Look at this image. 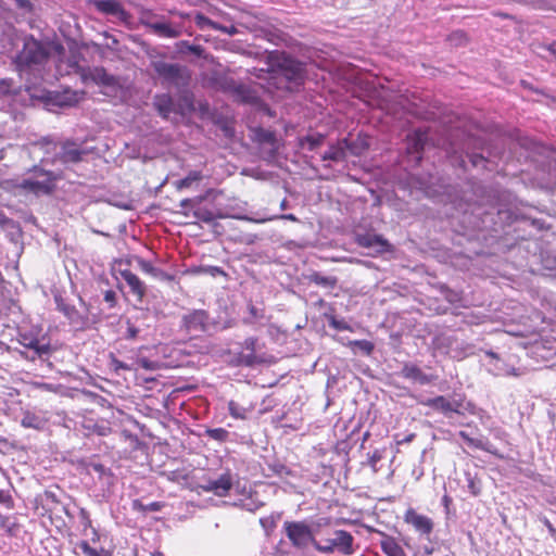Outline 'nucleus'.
Segmentation results:
<instances>
[{
    "label": "nucleus",
    "instance_id": "5701e85b",
    "mask_svg": "<svg viewBox=\"0 0 556 556\" xmlns=\"http://www.w3.org/2000/svg\"><path fill=\"white\" fill-rule=\"evenodd\" d=\"M58 307L68 318L70 323L78 328H83L87 324V318L81 316L75 306L58 303Z\"/></svg>",
    "mask_w": 556,
    "mask_h": 556
},
{
    "label": "nucleus",
    "instance_id": "052dcab7",
    "mask_svg": "<svg viewBox=\"0 0 556 556\" xmlns=\"http://www.w3.org/2000/svg\"><path fill=\"white\" fill-rule=\"evenodd\" d=\"M442 504L445 508V513L448 515L450 514V505L452 504V498L447 494H445L442 497Z\"/></svg>",
    "mask_w": 556,
    "mask_h": 556
},
{
    "label": "nucleus",
    "instance_id": "864d4df0",
    "mask_svg": "<svg viewBox=\"0 0 556 556\" xmlns=\"http://www.w3.org/2000/svg\"><path fill=\"white\" fill-rule=\"evenodd\" d=\"M450 40L456 45H462L466 41V35L463 31L457 30L450 36Z\"/></svg>",
    "mask_w": 556,
    "mask_h": 556
},
{
    "label": "nucleus",
    "instance_id": "c9c22d12",
    "mask_svg": "<svg viewBox=\"0 0 556 556\" xmlns=\"http://www.w3.org/2000/svg\"><path fill=\"white\" fill-rule=\"evenodd\" d=\"M194 22H195L197 26H199L201 29H207V28L217 29L218 28L217 23L213 22L212 20H210L208 17L204 16L201 13H197V15L194 16Z\"/></svg>",
    "mask_w": 556,
    "mask_h": 556
},
{
    "label": "nucleus",
    "instance_id": "8fccbe9b",
    "mask_svg": "<svg viewBox=\"0 0 556 556\" xmlns=\"http://www.w3.org/2000/svg\"><path fill=\"white\" fill-rule=\"evenodd\" d=\"M137 364L143 368V369H147V370H154L156 369V364L146 357H138L137 358Z\"/></svg>",
    "mask_w": 556,
    "mask_h": 556
},
{
    "label": "nucleus",
    "instance_id": "cd10ccee",
    "mask_svg": "<svg viewBox=\"0 0 556 556\" xmlns=\"http://www.w3.org/2000/svg\"><path fill=\"white\" fill-rule=\"evenodd\" d=\"M450 346L456 351H459L457 356L465 357L473 354V345L465 341H459L456 338H447Z\"/></svg>",
    "mask_w": 556,
    "mask_h": 556
},
{
    "label": "nucleus",
    "instance_id": "37998d69",
    "mask_svg": "<svg viewBox=\"0 0 556 556\" xmlns=\"http://www.w3.org/2000/svg\"><path fill=\"white\" fill-rule=\"evenodd\" d=\"M329 326L331 328H333L334 330H338V331H344V330H349L350 327L349 325L346 324L345 320L343 319H337L336 317L331 316L329 318Z\"/></svg>",
    "mask_w": 556,
    "mask_h": 556
},
{
    "label": "nucleus",
    "instance_id": "bf43d9fd",
    "mask_svg": "<svg viewBox=\"0 0 556 556\" xmlns=\"http://www.w3.org/2000/svg\"><path fill=\"white\" fill-rule=\"evenodd\" d=\"M181 45L195 55H200L202 52V48L200 46L189 45L187 41H182Z\"/></svg>",
    "mask_w": 556,
    "mask_h": 556
},
{
    "label": "nucleus",
    "instance_id": "4468645a",
    "mask_svg": "<svg viewBox=\"0 0 556 556\" xmlns=\"http://www.w3.org/2000/svg\"><path fill=\"white\" fill-rule=\"evenodd\" d=\"M404 521L410 525L420 535L429 536L433 531L434 523L428 516L418 514L414 508L406 510Z\"/></svg>",
    "mask_w": 556,
    "mask_h": 556
},
{
    "label": "nucleus",
    "instance_id": "9d476101",
    "mask_svg": "<svg viewBox=\"0 0 556 556\" xmlns=\"http://www.w3.org/2000/svg\"><path fill=\"white\" fill-rule=\"evenodd\" d=\"M241 348L242 350L236 356V364L238 366L254 367L255 365L264 363V357L256 354L260 350L257 338H247L242 342Z\"/></svg>",
    "mask_w": 556,
    "mask_h": 556
},
{
    "label": "nucleus",
    "instance_id": "680f3d73",
    "mask_svg": "<svg viewBox=\"0 0 556 556\" xmlns=\"http://www.w3.org/2000/svg\"><path fill=\"white\" fill-rule=\"evenodd\" d=\"M416 434L415 433H409L408 435L404 437L403 439L401 440H397L396 443L399 445L401 444H406V443H410L414 439H415Z\"/></svg>",
    "mask_w": 556,
    "mask_h": 556
},
{
    "label": "nucleus",
    "instance_id": "7c9ffc66",
    "mask_svg": "<svg viewBox=\"0 0 556 556\" xmlns=\"http://www.w3.org/2000/svg\"><path fill=\"white\" fill-rule=\"evenodd\" d=\"M0 227L10 231L12 240L14 239L15 235L18 236L21 232L18 224L15 220L9 218L3 213H0Z\"/></svg>",
    "mask_w": 556,
    "mask_h": 556
},
{
    "label": "nucleus",
    "instance_id": "79ce46f5",
    "mask_svg": "<svg viewBox=\"0 0 556 556\" xmlns=\"http://www.w3.org/2000/svg\"><path fill=\"white\" fill-rule=\"evenodd\" d=\"M0 504L5 506L8 509L13 508L14 501L8 490H0Z\"/></svg>",
    "mask_w": 556,
    "mask_h": 556
},
{
    "label": "nucleus",
    "instance_id": "6e6d98bb",
    "mask_svg": "<svg viewBox=\"0 0 556 556\" xmlns=\"http://www.w3.org/2000/svg\"><path fill=\"white\" fill-rule=\"evenodd\" d=\"M468 490L473 495L477 496L480 494L481 488L480 485L475 481L473 478H468Z\"/></svg>",
    "mask_w": 556,
    "mask_h": 556
},
{
    "label": "nucleus",
    "instance_id": "ddd939ff",
    "mask_svg": "<svg viewBox=\"0 0 556 556\" xmlns=\"http://www.w3.org/2000/svg\"><path fill=\"white\" fill-rule=\"evenodd\" d=\"M424 406L430 407L437 412L442 413L446 417H451L453 413L460 414L463 402L458 400H448L443 395L427 399L421 402Z\"/></svg>",
    "mask_w": 556,
    "mask_h": 556
},
{
    "label": "nucleus",
    "instance_id": "f257e3e1",
    "mask_svg": "<svg viewBox=\"0 0 556 556\" xmlns=\"http://www.w3.org/2000/svg\"><path fill=\"white\" fill-rule=\"evenodd\" d=\"M28 147L30 152H42L41 162L66 167L81 162L87 154V150L75 141H54L50 137L29 142Z\"/></svg>",
    "mask_w": 556,
    "mask_h": 556
},
{
    "label": "nucleus",
    "instance_id": "58836bf2",
    "mask_svg": "<svg viewBox=\"0 0 556 556\" xmlns=\"http://www.w3.org/2000/svg\"><path fill=\"white\" fill-rule=\"evenodd\" d=\"M76 549L80 551L85 556H101V554L89 545L87 541H80L76 544Z\"/></svg>",
    "mask_w": 556,
    "mask_h": 556
},
{
    "label": "nucleus",
    "instance_id": "c85d7f7f",
    "mask_svg": "<svg viewBox=\"0 0 556 556\" xmlns=\"http://www.w3.org/2000/svg\"><path fill=\"white\" fill-rule=\"evenodd\" d=\"M459 437L469 445L478 450H482L489 453H493L491 448V444L488 441H483L481 439H475L469 437V434L465 431H459Z\"/></svg>",
    "mask_w": 556,
    "mask_h": 556
},
{
    "label": "nucleus",
    "instance_id": "f704fd0d",
    "mask_svg": "<svg viewBox=\"0 0 556 556\" xmlns=\"http://www.w3.org/2000/svg\"><path fill=\"white\" fill-rule=\"evenodd\" d=\"M205 434L218 442H225L229 437V432L224 428H208L205 430Z\"/></svg>",
    "mask_w": 556,
    "mask_h": 556
},
{
    "label": "nucleus",
    "instance_id": "20e7f679",
    "mask_svg": "<svg viewBox=\"0 0 556 556\" xmlns=\"http://www.w3.org/2000/svg\"><path fill=\"white\" fill-rule=\"evenodd\" d=\"M151 67L164 87L180 89L189 84L190 73L185 65L168 63L164 60H154L151 62Z\"/></svg>",
    "mask_w": 556,
    "mask_h": 556
},
{
    "label": "nucleus",
    "instance_id": "412c9836",
    "mask_svg": "<svg viewBox=\"0 0 556 556\" xmlns=\"http://www.w3.org/2000/svg\"><path fill=\"white\" fill-rule=\"evenodd\" d=\"M381 536L380 547L387 556H406L404 549L396 540L381 531H377Z\"/></svg>",
    "mask_w": 556,
    "mask_h": 556
},
{
    "label": "nucleus",
    "instance_id": "7ed1b4c3",
    "mask_svg": "<svg viewBox=\"0 0 556 556\" xmlns=\"http://www.w3.org/2000/svg\"><path fill=\"white\" fill-rule=\"evenodd\" d=\"M50 56L48 46L34 36L28 35L23 39V48L15 55L13 63L20 75L30 74L42 66Z\"/></svg>",
    "mask_w": 556,
    "mask_h": 556
},
{
    "label": "nucleus",
    "instance_id": "1a4fd4ad",
    "mask_svg": "<svg viewBox=\"0 0 556 556\" xmlns=\"http://www.w3.org/2000/svg\"><path fill=\"white\" fill-rule=\"evenodd\" d=\"M211 327L210 314L204 309H192L181 317V328L188 332H207Z\"/></svg>",
    "mask_w": 556,
    "mask_h": 556
},
{
    "label": "nucleus",
    "instance_id": "b1692460",
    "mask_svg": "<svg viewBox=\"0 0 556 556\" xmlns=\"http://www.w3.org/2000/svg\"><path fill=\"white\" fill-rule=\"evenodd\" d=\"M254 138L258 143L268 146V151L271 155L276 152V137L274 132L264 128H257L254 130Z\"/></svg>",
    "mask_w": 556,
    "mask_h": 556
},
{
    "label": "nucleus",
    "instance_id": "0e129e2a",
    "mask_svg": "<svg viewBox=\"0 0 556 556\" xmlns=\"http://www.w3.org/2000/svg\"><path fill=\"white\" fill-rule=\"evenodd\" d=\"M263 505V503H260V504H254V503H244L243 504V507L249 510V511H254L256 510L258 507H261Z\"/></svg>",
    "mask_w": 556,
    "mask_h": 556
},
{
    "label": "nucleus",
    "instance_id": "423d86ee",
    "mask_svg": "<svg viewBox=\"0 0 556 556\" xmlns=\"http://www.w3.org/2000/svg\"><path fill=\"white\" fill-rule=\"evenodd\" d=\"M17 342L24 349L20 354L29 361L46 359L52 353L50 342L43 337L38 338L30 332H18Z\"/></svg>",
    "mask_w": 556,
    "mask_h": 556
},
{
    "label": "nucleus",
    "instance_id": "774afa93",
    "mask_svg": "<svg viewBox=\"0 0 556 556\" xmlns=\"http://www.w3.org/2000/svg\"><path fill=\"white\" fill-rule=\"evenodd\" d=\"M280 218L291 220V222H298V217L293 214H285V215H281Z\"/></svg>",
    "mask_w": 556,
    "mask_h": 556
},
{
    "label": "nucleus",
    "instance_id": "e2e57ef3",
    "mask_svg": "<svg viewBox=\"0 0 556 556\" xmlns=\"http://www.w3.org/2000/svg\"><path fill=\"white\" fill-rule=\"evenodd\" d=\"M218 30H222L223 33H226L228 35H233L237 33V29L235 26H230L229 28L228 27H225V26H220L218 25Z\"/></svg>",
    "mask_w": 556,
    "mask_h": 556
},
{
    "label": "nucleus",
    "instance_id": "393cba45",
    "mask_svg": "<svg viewBox=\"0 0 556 556\" xmlns=\"http://www.w3.org/2000/svg\"><path fill=\"white\" fill-rule=\"evenodd\" d=\"M306 278L309 282L315 283V285L320 286L326 289H333L338 283L337 277L324 276L319 271H313Z\"/></svg>",
    "mask_w": 556,
    "mask_h": 556
},
{
    "label": "nucleus",
    "instance_id": "de8ad7c7",
    "mask_svg": "<svg viewBox=\"0 0 556 556\" xmlns=\"http://www.w3.org/2000/svg\"><path fill=\"white\" fill-rule=\"evenodd\" d=\"M201 201H202V198L184 199L180 201L179 206L181 210H190V208H193Z\"/></svg>",
    "mask_w": 556,
    "mask_h": 556
},
{
    "label": "nucleus",
    "instance_id": "39448f33",
    "mask_svg": "<svg viewBox=\"0 0 556 556\" xmlns=\"http://www.w3.org/2000/svg\"><path fill=\"white\" fill-rule=\"evenodd\" d=\"M354 536L345 530H334L329 538L314 542V548L324 554L339 552L344 556L355 553Z\"/></svg>",
    "mask_w": 556,
    "mask_h": 556
},
{
    "label": "nucleus",
    "instance_id": "603ef678",
    "mask_svg": "<svg viewBox=\"0 0 556 556\" xmlns=\"http://www.w3.org/2000/svg\"><path fill=\"white\" fill-rule=\"evenodd\" d=\"M111 366L113 367V369L118 372L119 370H130L131 368L125 364L124 362L113 357L112 361H111Z\"/></svg>",
    "mask_w": 556,
    "mask_h": 556
},
{
    "label": "nucleus",
    "instance_id": "a18cd8bd",
    "mask_svg": "<svg viewBox=\"0 0 556 556\" xmlns=\"http://www.w3.org/2000/svg\"><path fill=\"white\" fill-rule=\"evenodd\" d=\"M78 516H79V520H80V523L84 527V529L91 527L90 515L86 508H80Z\"/></svg>",
    "mask_w": 556,
    "mask_h": 556
},
{
    "label": "nucleus",
    "instance_id": "a211bd4d",
    "mask_svg": "<svg viewBox=\"0 0 556 556\" xmlns=\"http://www.w3.org/2000/svg\"><path fill=\"white\" fill-rule=\"evenodd\" d=\"M153 106L163 118L167 119L172 113H178L174 99L168 93H159L153 97Z\"/></svg>",
    "mask_w": 556,
    "mask_h": 556
},
{
    "label": "nucleus",
    "instance_id": "e433bc0d",
    "mask_svg": "<svg viewBox=\"0 0 556 556\" xmlns=\"http://www.w3.org/2000/svg\"><path fill=\"white\" fill-rule=\"evenodd\" d=\"M193 216L199 220L211 224L214 222L215 215L207 208L198 207L193 211Z\"/></svg>",
    "mask_w": 556,
    "mask_h": 556
},
{
    "label": "nucleus",
    "instance_id": "338daca9",
    "mask_svg": "<svg viewBox=\"0 0 556 556\" xmlns=\"http://www.w3.org/2000/svg\"><path fill=\"white\" fill-rule=\"evenodd\" d=\"M45 497H46V500H48L52 503H58L56 495L53 492L46 491Z\"/></svg>",
    "mask_w": 556,
    "mask_h": 556
},
{
    "label": "nucleus",
    "instance_id": "bb28decb",
    "mask_svg": "<svg viewBox=\"0 0 556 556\" xmlns=\"http://www.w3.org/2000/svg\"><path fill=\"white\" fill-rule=\"evenodd\" d=\"M90 76L97 84L104 86H112L114 84V77L110 75L103 67H96L91 71Z\"/></svg>",
    "mask_w": 556,
    "mask_h": 556
},
{
    "label": "nucleus",
    "instance_id": "a878e982",
    "mask_svg": "<svg viewBox=\"0 0 556 556\" xmlns=\"http://www.w3.org/2000/svg\"><path fill=\"white\" fill-rule=\"evenodd\" d=\"M46 424H47V420L42 416L36 415L34 413H29V412L25 413L21 420V425L24 428H31V429H36V430L43 429Z\"/></svg>",
    "mask_w": 556,
    "mask_h": 556
},
{
    "label": "nucleus",
    "instance_id": "0eeeda50",
    "mask_svg": "<svg viewBox=\"0 0 556 556\" xmlns=\"http://www.w3.org/2000/svg\"><path fill=\"white\" fill-rule=\"evenodd\" d=\"M33 177L23 179L20 187L36 195L50 194L55 189L56 175L38 166L33 168Z\"/></svg>",
    "mask_w": 556,
    "mask_h": 556
},
{
    "label": "nucleus",
    "instance_id": "72a5a7b5",
    "mask_svg": "<svg viewBox=\"0 0 556 556\" xmlns=\"http://www.w3.org/2000/svg\"><path fill=\"white\" fill-rule=\"evenodd\" d=\"M249 316L243 319L244 324H253L265 318L263 308L250 303L248 305Z\"/></svg>",
    "mask_w": 556,
    "mask_h": 556
},
{
    "label": "nucleus",
    "instance_id": "4c0bfd02",
    "mask_svg": "<svg viewBox=\"0 0 556 556\" xmlns=\"http://www.w3.org/2000/svg\"><path fill=\"white\" fill-rule=\"evenodd\" d=\"M138 267L146 274L152 275L154 277L157 276L159 269L152 265L149 261H146L141 257L137 258Z\"/></svg>",
    "mask_w": 556,
    "mask_h": 556
},
{
    "label": "nucleus",
    "instance_id": "ea45409f",
    "mask_svg": "<svg viewBox=\"0 0 556 556\" xmlns=\"http://www.w3.org/2000/svg\"><path fill=\"white\" fill-rule=\"evenodd\" d=\"M269 469L279 477L289 476L291 473V470L281 463H275L269 465Z\"/></svg>",
    "mask_w": 556,
    "mask_h": 556
},
{
    "label": "nucleus",
    "instance_id": "9b49d317",
    "mask_svg": "<svg viewBox=\"0 0 556 556\" xmlns=\"http://www.w3.org/2000/svg\"><path fill=\"white\" fill-rule=\"evenodd\" d=\"M141 23L150 33L162 38H177L181 35L180 27L174 26L164 18L148 15L141 18Z\"/></svg>",
    "mask_w": 556,
    "mask_h": 556
},
{
    "label": "nucleus",
    "instance_id": "c756f323",
    "mask_svg": "<svg viewBox=\"0 0 556 556\" xmlns=\"http://www.w3.org/2000/svg\"><path fill=\"white\" fill-rule=\"evenodd\" d=\"M325 136L316 135V136H306L301 139L300 144L303 149H307L308 151H315L318 147L324 143Z\"/></svg>",
    "mask_w": 556,
    "mask_h": 556
},
{
    "label": "nucleus",
    "instance_id": "2eb2a0df",
    "mask_svg": "<svg viewBox=\"0 0 556 556\" xmlns=\"http://www.w3.org/2000/svg\"><path fill=\"white\" fill-rule=\"evenodd\" d=\"M205 492H212L216 496H226L232 488V478L229 472L220 475L216 479H206L199 485Z\"/></svg>",
    "mask_w": 556,
    "mask_h": 556
},
{
    "label": "nucleus",
    "instance_id": "49530a36",
    "mask_svg": "<svg viewBox=\"0 0 556 556\" xmlns=\"http://www.w3.org/2000/svg\"><path fill=\"white\" fill-rule=\"evenodd\" d=\"M355 345L358 346L366 355H370L374 351V344L367 340L355 341Z\"/></svg>",
    "mask_w": 556,
    "mask_h": 556
},
{
    "label": "nucleus",
    "instance_id": "473e14b6",
    "mask_svg": "<svg viewBox=\"0 0 556 556\" xmlns=\"http://www.w3.org/2000/svg\"><path fill=\"white\" fill-rule=\"evenodd\" d=\"M250 409L243 407L242 405H240L239 403H237L236 401H229L228 402V412H229V415L231 417H233L235 419H241V420H244L248 418V412Z\"/></svg>",
    "mask_w": 556,
    "mask_h": 556
},
{
    "label": "nucleus",
    "instance_id": "aec40b11",
    "mask_svg": "<svg viewBox=\"0 0 556 556\" xmlns=\"http://www.w3.org/2000/svg\"><path fill=\"white\" fill-rule=\"evenodd\" d=\"M401 375L420 384H428L433 379L431 376L425 374L419 367L413 364H405L402 368Z\"/></svg>",
    "mask_w": 556,
    "mask_h": 556
},
{
    "label": "nucleus",
    "instance_id": "dca6fc26",
    "mask_svg": "<svg viewBox=\"0 0 556 556\" xmlns=\"http://www.w3.org/2000/svg\"><path fill=\"white\" fill-rule=\"evenodd\" d=\"M356 242L362 248L372 250L375 254H383L392 251L390 242L380 235H358Z\"/></svg>",
    "mask_w": 556,
    "mask_h": 556
},
{
    "label": "nucleus",
    "instance_id": "5fc2aeb1",
    "mask_svg": "<svg viewBox=\"0 0 556 556\" xmlns=\"http://www.w3.org/2000/svg\"><path fill=\"white\" fill-rule=\"evenodd\" d=\"M104 301L109 304V307H114L116 304V293L113 290H106L104 292Z\"/></svg>",
    "mask_w": 556,
    "mask_h": 556
},
{
    "label": "nucleus",
    "instance_id": "f03ea898",
    "mask_svg": "<svg viewBox=\"0 0 556 556\" xmlns=\"http://www.w3.org/2000/svg\"><path fill=\"white\" fill-rule=\"evenodd\" d=\"M267 70L261 68V73H270L275 77L285 78L288 85L286 88L292 89L304 83L305 64L299 62L285 52L270 51L266 54Z\"/></svg>",
    "mask_w": 556,
    "mask_h": 556
},
{
    "label": "nucleus",
    "instance_id": "13d9d810",
    "mask_svg": "<svg viewBox=\"0 0 556 556\" xmlns=\"http://www.w3.org/2000/svg\"><path fill=\"white\" fill-rule=\"evenodd\" d=\"M469 157L473 166L482 165L485 162L484 156L478 153H473Z\"/></svg>",
    "mask_w": 556,
    "mask_h": 556
},
{
    "label": "nucleus",
    "instance_id": "09e8293b",
    "mask_svg": "<svg viewBox=\"0 0 556 556\" xmlns=\"http://www.w3.org/2000/svg\"><path fill=\"white\" fill-rule=\"evenodd\" d=\"M12 86H13L12 79H10V78L1 79L0 80V92L2 94H10V93L14 92L12 90Z\"/></svg>",
    "mask_w": 556,
    "mask_h": 556
},
{
    "label": "nucleus",
    "instance_id": "6ab92c4d",
    "mask_svg": "<svg viewBox=\"0 0 556 556\" xmlns=\"http://www.w3.org/2000/svg\"><path fill=\"white\" fill-rule=\"evenodd\" d=\"M119 275L127 282L132 295H135L136 299L139 302H141L143 300V298L146 295V291H147V288H146V285L143 283V281H141L140 278L137 275H135L132 271H130L129 269L119 270Z\"/></svg>",
    "mask_w": 556,
    "mask_h": 556
},
{
    "label": "nucleus",
    "instance_id": "c03bdc74",
    "mask_svg": "<svg viewBox=\"0 0 556 556\" xmlns=\"http://www.w3.org/2000/svg\"><path fill=\"white\" fill-rule=\"evenodd\" d=\"M89 470L97 472L100 477H103L105 475H110V470L100 463H91L89 465Z\"/></svg>",
    "mask_w": 556,
    "mask_h": 556
},
{
    "label": "nucleus",
    "instance_id": "69168bd1",
    "mask_svg": "<svg viewBox=\"0 0 556 556\" xmlns=\"http://www.w3.org/2000/svg\"><path fill=\"white\" fill-rule=\"evenodd\" d=\"M206 271L213 276L224 274V270L222 268L215 266L208 267Z\"/></svg>",
    "mask_w": 556,
    "mask_h": 556
},
{
    "label": "nucleus",
    "instance_id": "3c124183",
    "mask_svg": "<svg viewBox=\"0 0 556 556\" xmlns=\"http://www.w3.org/2000/svg\"><path fill=\"white\" fill-rule=\"evenodd\" d=\"M382 459V453L379 450H376L372 452L371 455H369L368 464L372 467L375 471H377V464Z\"/></svg>",
    "mask_w": 556,
    "mask_h": 556
},
{
    "label": "nucleus",
    "instance_id": "4d7b16f0",
    "mask_svg": "<svg viewBox=\"0 0 556 556\" xmlns=\"http://www.w3.org/2000/svg\"><path fill=\"white\" fill-rule=\"evenodd\" d=\"M140 508L143 511H159L162 508V504L160 502H152L146 506L140 505Z\"/></svg>",
    "mask_w": 556,
    "mask_h": 556
},
{
    "label": "nucleus",
    "instance_id": "4be33fe9",
    "mask_svg": "<svg viewBox=\"0 0 556 556\" xmlns=\"http://www.w3.org/2000/svg\"><path fill=\"white\" fill-rule=\"evenodd\" d=\"M427 135L421 130H415L407 136V151L412 154H419L426 144Z\"/></svg>",
    "mask_w": 556,
    "mask_h": 556
},
{
    "label": "nucleus",
    "instance_id": "a19ab883",
    "mask_svg": "<svg viewBox=\"0 0 556 556\" xmlns=\"http://www.w3.org/2000/svg\"><path fill=\"white\" fill-rule=\"evenodd\" d=\"M140 329L136 327L130 320L126 321L125 339L135 340L138 338Z\"/></svg>",
    "mask_w": 556,
    "mask_h": 556
},
{
    "label": "nucleus",
    "instance_id": "f8f14e48",
    "mask_svg": "<svg viewBox=\"0 0 556 556\" xmlns=\"http://www.w3.org/2000/svg\"><path fill=\"white\" fill-rule=\"evenodd\" d=\"M348 151H350L354 155H358L361 153L355 147V144L345 138L339 140L334 144H331L329 149L321 155V160L331 162H343L346 160Z\"/></svg>",
    "mask_w": 556,
    "mask_h": 556
},
{
    "label": "nucleus",
    "instance_id": "6e6552de",
    "mask_svg": "<svg viewBox=\"0 0 556 556\" xmlns=\"http://www.w3.org/2000/svg\"><path fill=\"white\" fill-rule=\"evenodd\" d=\"M286 535L296 548H306L309 544L314 546L317 542L314 538L312 529L302 521L285 522Z\"/></svg>",
    "mask_w": 556,
    "mask_h": 556
},
{
    "label": "nucleus",
    "instance_id": "f3484780",
    "mask_svg": "<svg viewBox=\"0 0 556 556\" xmlns=\"http://www.w3.org/2000/svg\"><path fill=\"white\" fill-rule=\"evenodd\" d=\"M93 4L100 13L114 16L121 22H126L130 16L116 0H94Z\"/></svg>",
    "mask_w": 556,
    "mask_h": 556
},
{
    "label": "nucleus",
    "instance_id": "2f4dec72",
    "mask_svg": "<svg viewBox=\"0 0 556 556\" xmlns=\"http://www.w3.org/2000/svg\"><path fill=\"white\" fill-rule=\"evenodd\" d=\"M202 179V174L198 170L190 172L185 178L177 180L175 186L178 190L187 189L192 186L193 182H197Z\"/></svg>",
    "mask_w": 556,
    "mask_h": 556
}]
</instances>
